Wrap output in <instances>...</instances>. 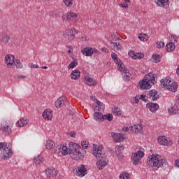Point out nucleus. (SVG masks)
<instances>
[{"mask_svg":"<svg viewBox=\"0 0 179 179\" xmlns=\"http://www.w3.org/2000/svg\"><path fill=\"white\" fill-rule=\"evenodd\" d=\"M156 83V73L152 72L144 77V78L138 83V87L141 90L150 89L153 85Z\"/></svg>","mask_w":179,"mask_h":179,"instance_id":"obj_1","label":"nucleus"},{"mask_svg":"<svg viewBox=\"0 0 179 179\" xmlns=\"http://www.w3.org/2000/svg\"><path fill=\"white\" fill-rule=\"evenodd\" d=\"M147 164L150 167H164L166 166V159H163L162 157H157V155H150L147 159Z\"/></svg>","mask_w":179,"mask_h":179,"instance_id":"obj_2","label":"nucleus"},{"mask_svg":"<svg viewBox=\"0 0 179 179\" xmlns=\"http://www.w3.org/2000/svg\"><path fill=\"white\" fill-rule=\"evenodd\" d=\"M115 64H117L118 71L120 72H122V78L124 80H131V78L132 75L128 72V69L125 67L124 64H122V62H121V59H120L118 57L115 59L114 60Z\"/></svg>","mask_w":179,"mask_h":179,"instance_id":"obj_3","label":"nucleus"},{"mask_svg":"<svg viewBox=\"0 0 179 179\" xmlns=\"http://www.w3.org/2000/svg\"><path fill=\"white\" fill-rule=\"evenodd\" d=\"M161 86L162 87H166L168 90L173 92V93L177 92V89L178 87L177 82L171 81L167 78L161 80Z\"/></svg>","mask_w":179,"mask_h":179,"instance_id":"obj_4","label":"nucleus"},{"mask_svg":"<svg viewBox=\"0 0 179 179\" xmlns=\"http://www.w3.org/2000/svg\"><path fill=\"white\" fill-rule=\"evenodd\" d=\"M2 145H6V146L1 148L2 149L1 152V160H9L10 157L13 155V151L9 147H8V144L6 143H1Z\"/></svg>","mask_w":179,"mask_h":179,"instance_id":"obj_5","label":"nucleus"},{"mask_svg":"<svg viewBox=\"0 0 179 179\" xmlns=\"http://www.w3.org/2000/svg\"><path fill=\"white\" fill-rule=\"evenodd\" d=\"M145 152L141 150H138L136 152H134L131 155V160L133 162L134 166H139L141 162H142V157H144Z\"/></svg>","mask_w":179,"mask_h":179,"instance_id":"obj_6","label":"nucleus"},{"mask_svg":"<svg viewBox=\"0 0 179 179\" xmlns=\"http://www.w3.org/2000/svg\"><path fill=\"white\" fill-rule=\"evenodd\" d=\"M103 149H104V147L103 145H99L97 148V145H93V150L92 151L93 156H94L95 157H99V156L103 159V157L107 155H106V152L103 151Z\"/></svg>","mask_w":179,"mask_h":179,"instance_id":"obj_7","label":"nucleus"},{"mask_svg":"<svg viewBox=\"0 0 179 179\" xmlns=\"http://www.w3.org/2000/svg\"><path fill=\"white\" fill-rule=\"evenodd\" d=\"M85 150H82V151L69 152V155L73 160H80V159H83V157H85Z\"/></svg>","mask_w":179,"mask_h":179,"instance_id":"obj_8","label":"nucleus"},{"mask_svg":"<svg viewBox=\"0 0 179 179\" xmlns=\"http://www.w3.org/2000/svg\"><path fill=\"white\" fill-rule=\"evenodd\" d=\"M106 157H107V155H105V157L103 158L101 156L96 157L97 159L96 166L99 170H103L106 166H107V162H106Z\"/></svg>","mask_w":179,"mask_h":179,"instance_id":"obj_9","label":"nucleus"},{"mask_svg":"<svg viewBox=\"0 0 179 179\" xmlns=\"http://www.w3.org/2000/svg\"><path fill=\"white\" fill-rule=\"evenodd\" d=\"M1 132L5 135H9L12 133V129L9 127V124L6 122H3L0 127Z\"/></svg>","mask_w":179,"mask_h":179,"instance_id":"obj_10","label":"nucleus"},{"mask_svg":"<svg viewBox=\"0 0 179 179\" xmlns=\"http://www.w3.org/2000/svg\"><path fill=\"white\" fill-rule=\"evenodd\" d=\"M110 135L113 138V142H115V143H118V142L124 141V134H118L112 131L110 133Z\"/></svg>","mask_w":179,"mask_h":179,"instance_id":"obj_11","label":"nucleus"},{"mask_svg":"<svg viewBox=\"0 0 179 179\" xmlns=\"http://www.w3.org/2000/svg\"><path fill=\"white\" fill-rule=\"evenodd\" d=\"M148 99H152V101H156L158 99H160V95L155 90H151L148 91L147 94Z\"/></svg>","mask_w":179,"mask_h":179,"instance_id":"obj_12","label":"nucleus"},{"mask_svg":"<svg viewBox=\"0 0 179 179\" xmlns=\"http://www.w3.org/2000/svg\"><path fill=\"white\" fill-rule=\"evenodd\" d=\"M69 152H82V150H85L80 145H78V143L73 142L69 143Z\"/></svg>","mask_w":179,"mask_h":179,"instance_id":"obj_13","label":"nucleus"},{"mask_svg":"<svg viewBox=\"0 0 179 179\" xmlns=\"http://www.w3.org/2000/svg\"><path fill=\"white\" fill-rule=\"evenodd\" d=\"M84 82L87 86H96L97 85V80L90 77L89 74L84 76Z\"/></svg>","mask_w":179,"mask_h":179,"instance_id":"obj_14","label":"nucleus"},{"mask_svg":"<svg viewBox=\"0 0 179 179\" xmlns=\"http://www.w3.org/2000/svg\"><path fill=\"white\" fill-rule=\"evenodd\" d=\"M5 63L8 68H12V65L15 63V56L13 55H6L5 57Z\"/></svg>","mask_w":179,"mask_h":179,"instance_id":"obj_15","label":"nucleus"},{"mask_svg":"<svg viewBox=\"0 0 179 179\" xmlns=\"http://www.w3.org/2000/svg\"><path fill=\"white\" fill-rule=\"evenodd\" d=\"M66 104V99L65 96L59 97L55 102V106L57 108H61V107H64Z\"/></svg>","mask_w":179,"mask_h":179,"instance_id":"obj_16","label":"nucleus"},{"mask_svg":"<svg viewBox=\"0 0 179 179\" xmlns=\"http://www.w3.org/2000/svg\"><path fill=\"white\" fill-rule=\"evenodd\" d=\"M157 141L159 145H162L163 146H171V143L169 142L167 138L164 136L158 137Z\"/></svg>","mask_w":179,"mask_h":179,"instance_id":"obj_17","label":"nucleus"},{"mask_svg":"<svg viewBox=\"0 0 179 179\" xmlns=\"http://www.w3.org/2000/svg\"><path fill=\"white\" fill-rule=\"evenodd\" d=\"M96 103L97 104L96 106L94 108V111H98L99 113H103L104 112V108H105V105L102 102H100L98 99H96Z\"/></svg>","mask_w":179,"mask_h":179,"instance_id":"obj_18","label":"nucleus"},{"mask_svg":"<svg viewBox=\"0 0 179 179\" xmlns=\"http://www.w3.org/2000/svg\"><path fill=\"white\" fill-rule=\"evenodd\" d=\"M45 174L50 178H51V177L54 178V177H57V176H58V171H57L55 169H48L45 171Z\"/></svg>","mask_w":179,"mask_h":179,"instance_id":"obj_19","label":"nucleus"},{"mask_svg":"<svg viewBox=\"0 0 179 179\" xmlns=\"http://www.w3.org/2000/svg\"><path fill=\"white\" fill-rule=\"evenodd\" d=\"M157 6L167 9L169 8V0H155Z\"/></svg>","mask_w":179,"mask_h":179,"instance_id":"obj_20","label":"nucleus"},{"mask_svg":"<svg viewBox=\"0 0 179 179\" xmlns=\"http://www.w3.org/2000/svg\"><path fill=\"white\" fill-rule=\"evenodd\" d=\"M93 49L89 47H86L81 50L82 55L85 57H92V55H93Z\"/></svg>","mask_w":179,"mask_h":179,"instance_id":"obj_21","label":"nucleus"},{"mask_svg":"<svg viewBox=\"0 0 179 179\" xmlns=\"http://www.w3.org/2000/svg\"><path fill=\"white\" fill-rule=\"evenodd\" d=\"M43 117L44 120H46L47 121H50V120H52V110H51V109H46L43 113Z\"/></svg>","mask_w":179,"mask_h":179,"instance_id":"obj_22","label":"nucleus"},{"mask_svg":"<svg viewBox=\"0 0 179 179\" xmlns=\"http://www.w3.org/2000/svg\"><path fill=\"white\" fill-rule=\"evenodd\" d=\"M9 40H10V37L8 34L5 32L1 33L0 41L3 43V44H8V43H9Z\"/></svg>","mask_w":179,"mask_h":179,"instance_id":"obj_23","label":"nucleus"},{"mask_svg":"<svg viewBox=\"0 0 179 179\" xmlns=\"http://www.w3.org/2000/svg\"><path fill=\"white\" fill-rule=\"evenodd\" d=\"M93 118L94 120H95V121H98V122H101V121H104V117L101 112L94 111Z\"/></svg>","mask_w":179,"mask_h":179,"instance_id":"obj_24","label":"nucleus"},{"mask_svg":"<svg viewBox=\"0 0 179 179\" xmlns=\"http://www.w3.org/2000/svg\"><path fill=\"white\" fill-rule=\"evenodd\" d=\"M78 174L81 177H85L86 174H87V169L85 167V165H80V166L78 167Z\"/></svg>","mask_w":179,"mask_h":179,"instance_id":"obj_25","label":"nucleus"},{"mask_svg":"<svg viewBox=\"0 0 179 179\" xmlns=\"http://www.w3.org/2000/svg\"><path fill=\"white\" fill-rule=\"evenodd\" d=\"M146 107L149 108L151 113H156L159 110V105L157 103H148L146 104Z\"/></svg>","mask_w":179,"mask_h":179,"instance_id":"obj_26","label":"nucleus"},{"mask_svg":"<svg viewBox=\"0 0 179 179\" xmlns=\"http://www.w3.org/2000/svg\"><path fill=\"white\" fill-rule=\"evenodd\" d=\"M80 78V71L78 69L73 70L71 73V79L78 80Z\"/></svg>","mask_w":179,"mask_h":179,"instance_id":"obj_27","label":"nucleus"},{"mask_svg":"<svg viewBox=\"0 0 179 179\" xmlns=\"http://www.w3.org/2000/svg\"><path fill=\"white\" fill-rule=\"evenodd\" d=\"M76 17H78V14L72 12L67 13L66 18L62 16L63 20H71V19H75Z\"/></svg>","mask_w":179,"mask_h":179,"instance_id":"obj_28","label":"nucleus"},{"mask_svg":"<svg viewBox=\"0 0 179 179\" xmlns=\"http://www.w3.org/2000/svg\"><path fill=\"white\" fill-rule=\"evenodd\" d=\"M50 17H52L53 19H58V17H61V11L59 10L50 11Z\"/></svg>","mask_w":179,"mask_h":179,"instance_id":"obj_29","label":"nucleus"},{"mask_svg":"<svg viewBox=\"0 0 179 179\" xmlns=\"http://www.w3.org/2000/svg\"><path fill=\"white\" fill-rule=\"evenodd\" d=\"M54 146H55V143H54L52 140L46 141L45 143V149H48V150H50L51 149H53Z\"/></svg>","mask_w":179,"mask_h":179,"instance_id":"obj_30","label":"nucleus"},{"mask_svg":"<svg viewBox=\"0 0 179 179\" xmlns=\"http://www.w3.org/2000/svg\"><path fill=\"white\" fill-rule=\"evenodd\" d=\"M27 124V119L24 117L20 119L16 123L17 127H20V128H22V127H24Z\"/></svg>","mask_w":179,"mask_h":179,"instance_id":"obj_31","label":"nucleus"},{"mask_svg":"<svg viewBox=\"0 0 179 179\" xmlns=\"http://www.w3.org/2000/svg\"><path fill=\"white\" fill-rule=\"evenodd\" d=\"M57 149H58V152H64L63 155H64V156L68 155V147H66V145L61 144L57 147Z\"/></svg>","mask_w":179,"mask_h":179,"instance_id":"obj_32","label":"nucleus"},{"mask_svg":"<svg viewBox=\"0 0 179 179\" xmlns=\"http://www.w3.org/2000/svg\"><path fill=\"white\" fill-rule=\"evenodd\" d=\"M176 49V45L173 42H170L169 43H167L166 45V50L168 52H171V51H174Z\"/></svg>","mask_w":179,"mask_h":179,"instance_id":"obj_33","label":"nucleus"},{"mask_svg":"<svg viewBox=\"0 0 179 179\" xmlns=\"http://www.w3.org/2000/svg\"><path fill=\"white\" fill-rule=\"evenodd\" d=\"M131 131L132 132H139V131H142V125L141 124H135L131 127Z\"/></svg>","mask_w":179,"mask_h":179,"instance_id":"obj_34","label":"nucleus"},{"mask_svg":"<svg viewBox=\"0 0 179 179\" xmlns=\"http://www.w3.org/2000/svg\"><path fill=\"white\" fill-rule=\"evenodd\" d=\"M112 113L113 115H115L116 117H118L122 114V112L121 111V109L120 108L115 107L113 109H112Z\"/></svg>","mask_w":179,"mask_h":179,"instance_id":"obj_35","label":"nucleus"},{"mask_svg":"<svg viewBox=\"0 0 179 179\" xmlns=\"http://www.w3.org/2000/svg\"><path fill=\"white\" fill-rule=\"evenodd\" d=\"M33 162L36 165L37 164H41V163H43V157H41L40 155H38V156L34 157Z\"/></svg>","mask_w":179,"mask_h":179,"instance_id":"obj_36","label":"nucleus"},{"mask_svg":"<svg viewBox=\"0 0 179 179\" xmlns=\"http://www.w3.org/2000/svg\"><path fill=\"white\" fill-rule=\"evenodd\" d=\"M168 111L171 113V114H178V107L177 106H173L169 109Z\"/></svg>","mask_w":179,"mask_h":179,"instance_id":"obj_37","label":"nucleus"},{"mask_svg":"<svg viewBox=\"0 0 179 179\" xmlns=\"http://www.w3.org/2000/svg\"><path fill=\"white\" fill-rule=\"evenodd\" d=\"M123 150H124V145H123L116 146V150H115L116 155L122 154Z\"/></svg>","mask_w":179,"mask_h":179,"instance_id":"obj_38","label":"nucleus"},{"mask_svg":"<svg viewBox=\"0 0 179 179\" xmlns=\"http://www.w3.org/2000/svg\"><path fill=\"white\" fill-rule=\"evenodd\" d=\"M138 38L141 41H148V38H149V37L146 34H141L138 36Z\"/></svg>","mask_w":179,"mask_h":179,"instance_id":"obj_39","label":"nucleus"},{"mask_svg":"<svg viewBox=\"0 0 179 179\" xmlns=\"http://www.w3.org/2000/svg\"><path fill=\"white\" fill-rule=\"evenodd\" d=\"M78 65V60L75 59L74 61L71 62L69 66L68 69H73Z\"/></svg>","mask_w":179,"mask_h":179,"instance_id":"obj_40","label":"nucleus"},{"mask_svg":"<svg viewBox=\"0 0 179 179\" xmlns=\"http://www.w3.org/2000/svg\"><path fill=\"white\" fill-rule=\"evenodd\" d=\"M111 44H113V45L111 46V48H117V50L118 51H120V50H121V48H122V46H121V44L117 43V42H111Z\"/></svg>","mask_w":179,"mask_h":179,"instance_id":"obj_41","label":"nucleus"},{"mask_svg":"<svg viewBox=\"0 0 179 179\" xmlns=\"http://www.w3.org/2000/svg\"><path fill=\"white\" fill-rule=\"evenodd\" d=\"M14 65L16 66L17 69H21L22 68H23V64H22V63H20V59H16L15 62L14 61Z\"/></svg>","mask_w":179,"mask_h":179,"instance_id":"obj_42","label":"nucleus"},{"mask_svg":"<svg viewBox=\"0 0 179 179\" xmlns=\"http://www.w3.org/2000/svg\"><path fill=\"white\" fill-rule=\"evenodd\" d=\"M63 2L67 8H71L73 5V0H63Z\"/></svg>","mask_w":179,"mask_h":179,"instance_id":"obj_43","label":"nucleus"},{"mask_svg":"<svg viewBox=\"0 0 179 179\" xmlns=\"http://www.w3.org/2000/svg\"><path fill=\"white\" fill-rule=\"evenodd\" d=\"M113 114L111 113H108L103 115V121L104 120H108V121H113Z\"/></svg>","mask_w":179,"mask_h":179,"instance_id":"obj_44","label":"nucleus"},{"mask_svg":"<svg viewBox=\"0 0 179 179\" xmlns=\"http://www.w3.org/2000/svg\"><path fill=\"white\" fill-rule=\"evenodd\" d=\"M152 58L154 62L157 64L160 61V55H153Z\"/></svg>","mask_w":179,"mask_h":179,"instance_id":"obj_45","label":"nucleus"},{"mask_svg":"<svg viewBox=\"0 0 179 179\" xmlns=\"http://www.w3.org/2000/svg\"><path fill=\"white\" fill-rule=\"evenodd\" d=\"M81 145L83 149H87L89 148V141H84L81 143Z\"/></svg>","mask_w":179,"mask_h":179,"instance_id":"obj_46","label":"nucleus"},{"mask_svg":"<svg viewBox=\"0 0 179 179\" xmlns=\"http://www.w3.org/2000/svg\"><path fill=\"white\" fill-rule=\"evenodd\" d=\"M120 179H129V173H123L120 176Z\"/></svg>","mask_w":179,"mask_h":179,"instance_id":"obj_47","label":"nucleus"},{"mask_svg":"<svg viewBox=\"0 0 179 179\" xmlns=\"http://www.w3.org/2000/svg\"><path fill=\"white\" fill-rule=\"evenodd\" d=\"M143 57V53H136V57H134V59H141Z\"/></svg>","mask_w":179,"mask_h":179,"instance_id":"obj_48","label":"nucleus"},{"mask_svg":"<svg viewBox=\"0 0 179 179\" xmlns=\"http://www.w3.org/2000/svg\"><path fill=\"white\" fill-rule=\"evenodd\" d=\"M112 38L115 41H117V40H121V38H120V36H118V34H113Z\"/></svg>","mask_w":179,"mask_h":179,"instance_id":"obj_49","label":"nucleus"},{"mask_svg":"<svg viewBox=\"0 0 179 179\" xmlns=\"http://www.w3.org/2000/svg\"><path fill=\"white\" fill-rule=\"evenodd\" d=\"M157 48H163V47H164V42L163 41L157 42Z\"/></svg>","mask_w":179,"mask_h":179,"instance_id":"obj_50","label":"nucleus"},{"mask_svg":"<svg viewBox=\"0 0 179 179\" xmlns=\"http://www.w3.org/2000/svg\"><path fill=\"white\" fill-rule=\"evenodd\" d=\"M136 54L135 53V52L132 51V50H130L129 52V57H131V58L134 59V58H136Z\"/></svg>","mask_w":179,"mask_h":179,"instance_id":"obj_51","label":"nucleus"},{"mask_svg":"<svg viewBox=\"0 0 179 179\" xmlns=\"http://www.w3.org/2000/svg\"><path fill=\"white\" fill-rule=\"evenodd\" d=\"M117 157L120 162H122V160H124V155H122V154H117Z\"/></svg>","mask_w":179,"mask_h":179,"instance_id":"obj_52","label":"nucleus"},{"mask_svg":"<svg viewBox=\"0 0 179 179\" xmlns=\"http://www.w3.org/2000/svg\"><path fill=\"white\" fill-rule=\"evenodd\" d=\"M73 31H70L69 33L70 40H73L75 38V34H73Z\"/></svg>","mask_w":179,"mask_h":179,"instance_id":"obj_53","label":"nucleus"},{"mask_svg":"<svg viewBox=\"0 0 179 179\" xmlns=\"http://www.w3.org/2000/svg\"><path fill=\"white\" fill-rule=\"evenodd\" d=\"M111 58L112 59H116L117 58H118V55H117V53L115 52H112L111 54Z\"/></svg>","mask_w":179,"mask_h":179,"instance_id":"obj_54","label":"nucleus"},{"mask_svg":"<svg viewBox=\"0 0 179 179\" xmlns=\"http://www.w3.org/2000/svg\"><path fill=\"white\" fill-rule=\"evenodd\" d=\"M171 41H177V36L171 35L169 38Z\"/></svg>","mask_w":179,"mask_h":179,"instance_id":"obj_55","label":"nucleus"},{"mask_svg":"<svg viewBox=\"0 0 179 179\" xmlns=\"http://www.w3.org/2000/svg\"><path fill=\"white\" fill-rule=\"evenodd\" d=\"M69 135H70L71 138H75V136H76V133L75 131H70Z\"/></svg>","mask_w":179,"mask_h":179,"instance_id":"obj_56","label":"nucleus"},{"mask_svg":"<svg viewBox=\"0 0 179 179\" xmlns=\"http://www.w3.org/2000/svg\"><path fill=\"white\" fill-rule=\"evenodd\" d=\"M29 66H31V68H34V69L40 68V66H38V65L33 64H29Z\"/></svg>","mask_w":179,"mask_h":179,"instance_id":"obj_57","label":"nucleus"},{"mask_svg":"<svg viewBox=\"0 0 179 179\" xmlns=\"http://www.w3.org/2000/svg\"><path fill=\"white\" fill-rule=\"evenodd\" d=\"M120 6H121L122 8H128V3H120Z\"/></svg>","mask_w":179,"mask_h":179,"instance_id":"obj_58","label":"nucleus"},{"mask_svg":"<svg viewBox=\"0 0 179 179\" xmlns=\"http://www.w3.org/2000/svg\"><path fill=\"white\" fill-rule=\"evenodd\" d=\"M101 50H102L103 52L108 53V49H107L106 47L102 48Z\"/></svg>","mask_w":179,"mask_h":179,"instance_id":"obj_59","label":"nucleus"},{"mask_svg":"<svg viewBox=\"0 0 179 179\" xmlns=\"http://www.w3.org/2000/svg\"><path fill=\"white\" fill-rule=\"evenodd\" d=\"M176 103L179 106V94L176 96Z\"/></svg>","mask_w":179,"mask_h":179,"instance_id":"obj_60","label":"nucleus"},{"mask_svg":"<svg viewBox=\"0 0 179 179\" xmlns=\"http://www.w3.org/2000/svg\"><path fill=\"white\" fill-rule=\"evenodd\" d=\"M145 99H146V95H141L139 97V99H141L143 101H145Z\"/></svg>","mask_w":179,"mask_h":179,"instance_id":"obj_61","label":"nucleus"},{"mask_svg":"<svg viewBox=\"0 0 179 179\" xmlns=\"http://www.w3.org/2000/svg\"><path fill=\"white\" fill-rule=\"evenodd\" d=\"M134 100H135V103H136V104H138V103H139V96H136V97L134 98Z\"/></svg>","mask_w":179,"mask_h":179,"instance_id":"obj_62","label":"nucleus"},{"mask_svg":"<svg viewBox=\"0 0 179 179\" xmlns=\"http://www.w3.org/2000/svg\"><path fill=\"white\" fill-rule=\"evenodd\" d=\"M123 131L124 132H128V131H129V127H127L123 128Z\"/></svg>","mask_w":179,"mask_h":179,"instance_id":"obj_63","label":"nucleus"},{"mask_svg":"<svg viewBox=\"0 0 179 179\" xmlns=\"http://www.w3.org/2000/svg\"><path fill=\"white\" fill-rule=\"evenodd\" d=\"M176 73L177 75H179V65L178 66V68L176 69Z\"/></svg>","mask_w":179,"mask_h":179,"instance_id":"obj_64","label":"nucleus"}]
</instances>
